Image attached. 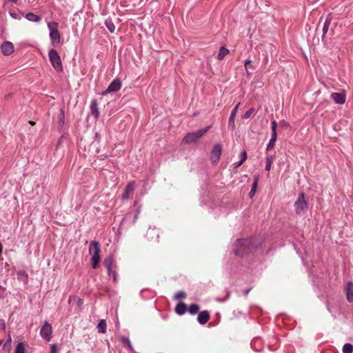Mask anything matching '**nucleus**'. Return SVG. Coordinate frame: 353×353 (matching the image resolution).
Wrapping results in <instances>:
<instances>
[{
	"mask_svg": "<svg viewBox=\"0 0 353 353\" xmlns=\"http://www.w3.org/2000/svg\"><path fill=\"white\" fill-rule=\"evenodd\" d=\"M2 343H3V341H0V345H1Z\"/></svg>",
	"mask_w": 353,
	"mask_h": 353,
	"instance_id": "a18cd8bd",
	"label": "nucleus"
},
{
	"mask_svg": "<svg viewBox=\"0 0 353 353\" xmlns=\"http://www.w3.org/2000/svg\"><path fill=\"white\" fill-rule=\"evenodd\" d=\"M274 157L273 155H270L266 158V165L265 170L267 171H270L271 170V165H272V161L274 160Z\"/></svg>",
	"mask_w": 353,
	"mask_h": 353,
	"instance_id": "393cba45",
	"label": "nucleus"
},
{
	"mask_svg": "<svg viewBox=\"0 0 353 353\" xmlns=\"http://www.w3.org/2000/svg\"><path fill=\"white\" fill-rule=\"evenodd\" d=\"M26 19L30 21H33V22H39L41 21L40 17L35 14L33 12L27 13L26 14Z\"/></svg>",
	"mask_w": 353,
	"mask_h": 353,
	"instance_id": "aec40b11",
	"label": "nucleus"
},
{
	"mask_svg": "<svg viewBox=\"0 0 353 353\" xmlns=\"http://www.w3.org/2000/svg\"><path fill=\"white\" fill-rule=\"evenodd\" d=\"M1 51L3 54L9 55L14 52L13 44L10 41H5L1 46Z\"/></svg>",
	"mask_w": 353,
	"mask_h": 353,
	"instance_id": "ddd939ff",
	"label": "nucleus"
},
{
	"mask_svg": "<svg viewBox=\"0 0 353 353\" xmlns=\"http://www.w3.org/2000/svg\"><path fill=\"white\" fill-rule=\"evenodd\" d=\"M330 97L336 103L339 104L344 103L346 99V95L344 91H342L341 92L332 93L331 94Z\"/></svg>",
	"mask_w": 353,
	"mask_h": 353,
	"instance_id": "9b49d317",
	"label": "nucleus"
},
{
	"mask_svg": "<svg viewBox=\"0 0 353 353\" xmlns=\"http://www.w3.org/2000/svg\"><path fill=\"white\" fill-rule=\"evenodd\" d=\"M29 123L32 125H34L35 124V122H34V121H30Z\"/></svg>",
	"mask_w": 353,
	"mask_h": 353,
	"instance_id": "c03bdc74",
	"label": "nucleus"
},
{
	"mask_svg": "<svg viewBox=\"0 0 353 353\" xmlns=\"http://www.w3.org/2000/svg\"><path fill=\"white\" fill-rule=\"evenodd\" d=\"M331 21H332V18L330 14L327 15V17H326V19L324 21H323L322 18L320 19L319 25L316 28V30H318L319 29L320 26L323 23V26H322L323 37H325L326 33L327 32V30L330 25Z\"/></svg>",
	"mask_w": 353,
	"mask_h": 353,
	"instance_id": "9d476101",
	"label": "nucleus"
},
{
	"mask_svg": "<svg viewBox=\"0 0 353 353\" xmlns=\"http://www.w3.org/2000/svg\"><path fill=\"white\" fill-rule=\"evenodd\" d=\"M185 297H186V293L183 291H180L174 295L175 299H185Z\"/></svg>",
	"mask_w": 353,
	"mask_h": 353,
	"instance_id": "7c9ffc66",
	"label": "nucleus"
},
{
	"mask_svg": "<svg viewBox=\"0 0 353 353\" xmlns=\"http://www.w3.org/2000/svg\"><path fill=\"white\" fill-rule=\"evenodd\" d=\"M15 353H25V348L22 343L18 344L15 350Z\"/></svg>",
	"mask_w": 353,
	"mask_h": 353,
	"instance_id": "473e14b6",
	"label": "nucleus"
},
{
	"mask_svg": "<svg viewBox=\"0 0 353 353\" xmlns=\"http://www.w3.org/2000/svg\"><path fill=\"white\" fill-rule=\"evenodd\" d=\"M277 123L274 120L272 122V137H277L276 133Z\"/></svg>",
	"mask_w": 353,
	"mask_h": 353,
	"instance_id": "cd10ccee",
	"label": "nucleus"
},
{
	"mask_svg": "<svg viewBox=\"0 0 353 353\" xmlns=\"http://www.w3.org/2000/svg\"><path fill=\"white\" fill-rule=\"evenodd\" d=\"M134 190V183L130 182L125 187V191L123 193L122 199L125 200L129 199L132 195Z\"/></svg>",
	"mask_w": 353,
	"mask_h": 353,
	"instance_id": "f8f14e48",
	"label": "nucleus"
},
{
	"mask_svg": "<svg viewBox=\"0 0 353 353\" xmlns=\"http://www.w3.org/2000/svg\"><path fill=\"white\" fill-rule=\"evenodd\" d=\"M90 254H92L91 264L93 269H96L101 261V248L99 242L92 241L90 243Z\"/></svg>",
	"mask_w": 353,
	"mask_h": 353,
	"instance_id": "f03ea898",
	"label": "nucleus"
},
{
	"mask_svg": "<svg viewBox=\"0 0 353 353\" xmlns=\"http://www.w3.org/2000/svg\"><path fill=\"white\" fill-rule=\"evenodd\" d=\"M17 277L19 280L23 284H27L28 282V274L23 270H19L17 272Z\"/></svg>",
	"mask_w": 353,
	"mask_h": 353,
	"instance_id": "a211bd4d",
	"label": "nucleus"
},
{
	"mask_svg": "<svg viewBox=\"0 0 353 353\" xmlns=\"http://www.w3.org/2000/svg\"><path fill=\"white\" fill-rule=\"evenodd\" d=\"M113 278H114V281L117 280V274L115 272H113Z\"/></svg>",
	"mask_w": 353,
	"mask_h": 353,
	"instance_id": "79ce46f5",
	"label": "nucleus"
},
{
	"mask_svg": "<svg viewBox=\"0 0 353 353\" xmlns=\"http://www.w3.org/2000/svg\"><path fill=\"white\" fill-rule=\"evenodd\" d=\"M210 318V313L208 310H202L201 312L198 316V321L201 324L206 323Z\"/></svg>",
	"mask_w": 353,
	"mask_h": 353,
	"instance_id": "2eb2a0df",
	"label": "nucleus"
},
{
	"mask_svg": "<svg viewBox=\"0 0 353 353\" xmlns=\"http://www.w3.org/2000/svg\"><path fill=\"white\" fill-rule=\"evenodd\" d=\"M230 53V50L225 48V47H221L219 49V54L217 55V59L219 60H222L226 55Z\"/></svg>",
	"mask_w": 353,
	"mask_h": 353,
	"instance_id": "412c9836",
	"label": "nucleus"
},
{
	"mask_svg": "<svg viewBox=\"0 0 353 353\" xmlns=\"http://www.w3.org/2000/svg\"><path fill=\"white\" fill-rule=\"evenodd\" d=\"M57 348L56 345H52L50 347V353H57Z\"/></svg>",
	"mask_w": 353,
	"mask_h": 353,
	"instance_id": "f704fd0d",
	"label": "nucleus"
},
{
	"mask_svg": "<svg viewBox=\"0 0 353 353\" xmlns=\"http://www.w3.org/2000/svg\"><path fill=\"white\" fill-rule=\"evenodd\" d=\"M48 57L50 59V62L53 66V68L57 71H62L63 70V65L61 64V59L55 50H50L48 52Z\"/></svg>",
	"mask_w": 353,
	"mask_h": 353,
	"instance_id": "20e7f679",
	"label": "nucleus"
},
{
	"mask_svg": "<svg viewBox=\"0 0 353 353\" xmlns=\"http://www.w3.org/2000/svg\"><path fill=\"white\" fill-rule=\"evenodd\" d=\"M121 341L123 343L127 345L130 350H132V344L128 338L122 337Z\"/></svg>",
	"mask_w": 353,
	"mask_h": 353,
	"instance_id": "2f4dec72",
	"label": "nucleus"
},
{
	"mask_svg": "<svg viewBox=\"0 0 353 353\" xmlns=\"http://www.w3.org/2000/svg\"><path fill=\"white\" fill-rule=\"evenodd\" d=\"M254 112V108H250L244 114V118L247 119L251 117V115Z\"/></svg>",
	"mask_w": 353,
	"mask_h": 353,
	"instance_id": "72a5a7b5",
	"label": "nucleus"
},
{
	"mask_svg": "<svg viewBox=\"0 0 353 353\" xmlns=\"http://www.w3.org/2000/svg\"><path fill=\"white\" fill-rule=\"evenodd\" d=\"M90 111L91 113L95 116V117H98L99 116V110H98V103L97 100H92L90 103Z\"/></svg>",
	"mask_w": 353,
	"mask_h": 353,
	"instance_id": "6ab92c4d",
	"label": "nucleus"
},
{
	"mask_svg": "<svg viewBox=\"0 0 353 353\" xmlns=\"http://www.w3.org/2000/svg\"><path fill=\"white\" fill-rule=\"evenodd\" d=\"M276 139H277V137H272V139H270V141L267 146L268 151H270V150H271L274 146Z\"/></svg>",
	"mask_w": 353,
	"mask_h": 353,
	"instance_id": "c85d7f7f",
	"label": "nucleus"
},
{
	"mask_svg": "<svg viewBox=\"0 0 353 353\" xmlns=\"http://www.w3.org/2000/svg\"><path fill=\"white\" fill-rule=\"evenodd\" d=\"M98 332L99 333L106 332V321L104 319H101L97 325Z\"/></svg>",
	"mask_w": 353,
	"mask_h": 353,
	"instance_id": "4be33fe9",
	"label": "nucleus"
},
{
	"mask_svg": "<svg viewBox=\"0 0 353 353\" xmlns=\"http://www.w3.org/2000/svg\"><path fill=\"white\" fill-rule=\"evenodd\" d=\"M113 264V258L112 256H108L103 260V265L108 270L109 275L112 273V266Z\"/></svg>",
	"mask_w": 353,
	"mask_h": 353,
	"instance_id": "f3484780",
	"label": "nucleus"
},
{
	"mask_svg": "<svg viewBox=\"0 0 353 353\" xmlns=\"http://www.w3.org/2000/svg\"><path fill=\"white\" fill-rule=\"evenodd\" d=\"M2 250H3V245H2L1 243L0 242V254L2 253Z\"/></svg>",
	"mask_w": 353,
	"mask_h": 353,
	"instance_id": "a19ab883",
	"label": "nucleus"
},
{
	"mask_svg": "<svg viewBox=\"0 0 353 353\" xmlns=\"http://www.w3.org/2000/svg\"><path fill=\"white\" fill-rule=\"evenodd\" d=\"M200 310V306L198 304H191L188 307V312L190 314L194 315L198 313Z\"/></svg>",
	"mask_w": 353,
	"mask_h": 353,
	"instance_id": "5701e85b",
	"label": "nucleus"
},
{
	"mask_svg": "<svg viewBox=\"0 0 353 353\" xmlns=\"http://www.w3.org/2000/svg\"><path fill=\"white\" fill-rule=\"evenodd\" d=\"M251 289H247L244 291V294L246 296L250 292Z\"/></svg>",
	"mask_w": 353,
	"mask_h": 353,
	"instance_id": "58836bf2",
	"label": "nucleus"
},
{
	"mask_svg": "<svg viewBox=\"0 0 353 353\" xmlns=\"http://www.w3.org/2000/svg\"><path fill=\"white\" fill-rule=\"evenodd\" d=\"M12 17H13L14 19H17L16 14H14L12 13L10 14Z\"/></svg>",
	"mask_w": 353,
	"mask_h": 353,
	"instance_id": "37998d69",
	"label": "nucleus"
},
{
	"mask_svg": "<svg viewBox=\"0 0 353 353\" xmlns=\"http://www.w3.org/2000/svg\"><path fill=\"white\" fill-rule=\"evenodd\" d=\"M243 163V162L241 160L240 161L235 163V167L239 168V167L241 166Z\"/></svg>",
	"mask_w": 353,
	"mask_h": 353,
	"instance_id": "e433bc0d",
	"label": "nucleus"
},
{
	"mask_svg": "<svg viewBox=\"0 0 353 353\" xmlns=\"http://www.w3.org/2000/svg\"><path fill=\"white\" fill-rule=\"evenodd\" d=\"M105 25L110 32H114V30L116 29V26H114V23L111 20H110V19L105 20Z\"/></svg>",
	"mask_w": 353,
	"mask_h": 353,
	"instance_id": "b1692460",
	"label": "nucleus"
},
{
	"mask_svg": "<svg viewBox=\"0 0 353 353\" xmlns=\"http://www.w3.org/2000/svg\"><path fill=\"white\" fill-rule=\"evenodd\" d=\"M52 330V325L48 321H46L40 330L41 337L45 339L47 341H50L51 339Z\"/></svg>",
	"mask_w": 353,
	"mask_h": 353,
	"instance_id": "6e6552de",
	"label": "nucleus"
},
{
	"mask_svg": "<svg viewBox=\"0 0 353 353\" xmlns=\"http://www.w3.org/2000/svg\"><path fill=\"white\" fill-rule=\"evenodd\" d=\"M121 87V82L119 79H114L107 88L105 92H103V95H105L111 92H117Z\"/></svg>",
	"mask_w": 353,
	"mask_h": 353,
	"instance_id": "1a4fd4ad",
	"label": "nucleus"
},
{
	"mask_svg": "<svg viewBox=\"0 0 353 353\" xmlns=\"http://www.w3.org/2000/svg\"><path fill=\"white\" fill-rule=\"evenodd\" d=\"M346 299L348 302H353V283H348L345 288Z\"/></svg>",
	"mask_w": 353,
	"mask_h": 353,
	"instance_id": "4468645a",
	"label": "nucleus"
},
{
	"mask_svg": "<svg viewBox=\"0 0 353 353\" xmlns=\"http://www.w3.org/2000/svg\"><path fill=\"white\" fill-rule=\"evenodd\" d=\"M210 126H208L203 129L199 130L196 132H188L183 139L184 143H191L196 142L199 139L201 138L205 134Z\"/></svg>",
	"mask_w": 353,
	"mask_h": 353,
	"instance_id": "7ed1b4c3",
	"label": "nucleus"
},
{
	"mask_svg": "<svg viewBox=\"0 0 353 353\" xmlns=\"http://www.w3.org/2000/svg\"><path fill=\"white\" fill-rule=\"evenodd\" d=\"M174 310L177 314L183 315L186 312L187 305L185 303L180 302L176 305Z\"/></svg>",
	"mask_w": 353,
	"mask_h": 353,
	"instance_id": "dca6fc26",
	"label": "nucleus"
},
{
	"mask_svg": "<svg viewBox=\"0 0 353 353\" xmlns=\"http://www.w3.org/2000/svg\"><path fill=\"white\" fill-rule=\"evenodd\" d=\"M294 207L297 214L303 215L305 213L307 205L304 199L303 193L300 194L299 197L294 203Z\"/></svg>",
	"mask_w": 353,
	"mask_h": 353,
	"instance_id": "423d86ee",
	"label": "nucleus"
},
{
	"mask_svg": "<svg viewBox=\"0 0 353 353\" xmlns=\"http://www.w3.org/2000/svg\"><path fill=\"white\" fill-rule=\"evenodd\" d=\"M251 63H252L251 60H246L244 63L245 67H247V65H250Z\"/></svg>",
	"mask_w": 353,
	"mask_h": 353,
	"instance_id": "4c0bfd02",
	"label": "nucleus"
},
{
	"mask_svg": "<svg viewBox=\"0 0 353 353\" xmlns=\"http://www.w3.org/2000/svg\"><path fill=\"white\" fill-rule=\"evenodd\" d=\"M261 245L259 240L254 239H248L237 240L233 245V250L235 255L243 256L248 253H253Z\"/></svg>",
	"mask_w": 353,
	"mask_h": 353,
	"instance_id": "f257e3e1",
	"label": "nucleus"
},
{
	"mask_svg": "<svg viewBox=\"0 0 353 353\" xmlns=\"http://www.w3.org/2000/svg\"><path fill=\"white\" fill-rule=\"evenodd\" d=\"M247 159V154L245 151H243L241 153V161L243 163Z\"/></svg>",
	"mask_w": 353,
	"mask_h": 353,
	"instance_id": "c9c22d12",
	"label": "nucleus"
},
{
	"mask_svg": "<svg viewBox=\"0 0 353 353\" xmlns=\"http://www.w3.org/2000/svg\"><path fill=\"white\" fill-rule=\"evenodd\" d=\"M6 1H11V2H13L14 3H17L18 0H6Z\"/></svg>",
	"mask_w": 353,
	"mask_h": 353,
	"instance_id": "ea45409f",
	"label": "nucleus"
},
{
	"mask_svg": "<svg viewBox=\"0 0 353 353\" xmlns=\"http://www.w3.org/2000/svg\"><path fill=\"white\" fill-rule=\"evenodd\" d=\"M259 181V179H257V177H255L254 182L252 184V189H251V190L250 192V195H254V194H255L256 190L257 188V181Z\"/></svg>",
	"mask_w": 353,
	"mask_h": 353,
	"instance_id": "c756f323",
	"label": "nucleus"
},
{
	"mask_svg": "<svg viewBox=\"0 0 353 353\" xmlns=\"http://www.w3.org/2000/svg\"><path fill=\"white\" fill-rule=\"evenodd\" d=\"M343 353H352L353 352V345L350 343H346L343 346L342 348Z\"/></svg>",
	"mask_w": 353,
	"mask_h": 353,
	"instance_id": "a878e982",
	"label": "nucleus"
},
{
	"mask_svg": "<svg viewBox=\"0 0 353 353\" xmlns=\"http://www.w3.org/2000/svg\"><path fill=\"white\" fill-rule=\"evenodd\" d=\"M48 28L50 29V37L52 43L54 44L60 43L61 35L58 30V23L56 22L49 23Z\"/></svg>",
	"mask_w": 353,
	"mask_h": 353,
	"instance_id": "39448f33",
	"label": "nucleus"
},
{
	"mask_svg": "<svg viewBox=\"0 0 353 353\" xmlns=\"http://www.w3.org/2000/svg\"><path fill=\"white\" fill-rule=\"evenodd\" d=\"M223 145L221 143H216L210 153V161L212 165H216L222 153Z\"/></svg>",
	"mask_w": 353,
	"mask_h": 353,
	"instance_id": "0eeeda50",
	"label": "nucleus"
},
{
	"mask_svg": "<svg viewBox=\"0 0 353 353\" xmlns=\"http://www.w3.org/2000/svg\"><path fill=\"white\" fill-rule=\"evenodd\" d=\"M239 103L235 106V108L232 110L231 114H230V116L229 117V123H234V119L236 116V112H237V110H238V107H239Z\"/></svg>",
	"mask_w": 353,
	"mask_h": 353,
	"instance_id": "bb28decb",
	"label": "nucleus"
}]
</instances>
